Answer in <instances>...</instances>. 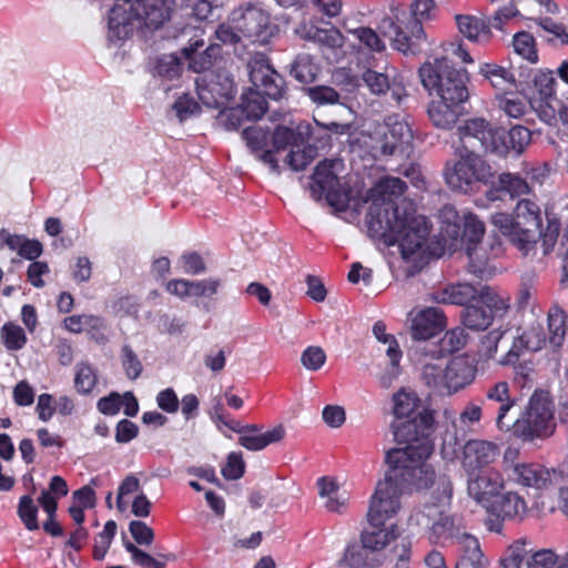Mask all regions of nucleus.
<instances>
[{"instance_id": "f257e3e1", "label": "nucleus", "mask_w": 568, "mask_h": 568, "mask_svg": "<svg viewBox=\"0 0 568 568\" xmlns=\"http://www.w3.org/2000/svg\"><path fill=\"white\" fill-rule=\"evenodd\" d=\"M406 184L399 178L381 179L367 194L366 223L372 237L386 245L398 244L404 260H413L429 234L427 221L416 215L413 204L402 199Z\"/></svg>"}, {"instance_id": "f03ea898", "label": "nucleus", "mask_w": 568, "mask_h": 568, "mask_svg": "<svg viewBox=\"0 0 568 568\" xmlns=\"http://www.w3.org/2000/svg\"><path fill=\"white\" fill-rule=\"evenodd\" d=\"M409 456V452L386 453L385 463L388 468L377 481L369 500L367 518L372 529L387 528L383 526L400 509V496L406 488L426 489L435 481L434 468L427 462H417Z\"/></svg>"}, {"instance_id": "7ed1b4c3", "label": "nucleus", "mask_w": 568, "mask_h": 568, "mask_svg": "<svg viewBox=\"0 0 568 568\" xmlns=\"http://www.w3.org/2000/svg\"><path fill=\"white\" fill-rule=\"evenodd\" d=\"M491 223L523 257L531 262H541L555 250L561 229L559 219L548 214L547 225L542 229L541 210L530 199H520L511 215L495 213Z\"/></svg>"}, {"instance_id": "20e7f679", "label": "nucleus", "mask_w": 568, "mask_h": 568, "mask_svg": "<svg viewBox=\"0 0 568 568\" xmlns=\"http://www.w3.org/2000/svg\"><path fill=\"white\" fill-rule=\"evenodd\" d=\"M392 414L394 420L390 429L395 440L405 447L393 448L412 455L414 460L427 462L433 453L434 413L424 408L418 394L406 387L399 388L392 395Z\"/></svg>"}, {"instance_id": "39448f33", "label": "nucleus", "mask_w": 568, "mask_h": 568, "mask_svg": "<svg viewBox=\"0 0 568 568\" xmlns=\"http://www.w3.org/2000/svg\"><path fill=\"white\" fill-rule=\"evenodd\" d=\"M362 549L347 550L346 561L353 568H409L412 541L395 525L386 529H367L361 535Z\"/></svg>"}, {"instance_id": "423d86ee", "label": "nucleus", "mask_w": 568, "mask_h": 568, "mask_svg": "<svg viewBox=\"0 0 568 568\" xmlns=\"http://www.w3.org/2000/svg\"><path fill=\"white\" fill-rule=\"evenodd\" d=\"M247 70L252 88L242 94L241 105L236 109L221 112L223 119L231 122L230 128L235 129L240 124V116L247 120L260 119L266 110L265 97L278 100L284 93V79L271 67L263 53L254 54L247 62Z\"/></svg>"}, {"instance_id": "0eeeda50", "label": "nucleus", "mask_w": 568, "mask_h": 568, "mask_svg": "<svg viewBox=\"0 0 568 568\" xmlns=\"http://www.w3.org/2000/svg\"><path fill=\"white\" fill-rule=\"evenodd\" d=\"M108 19L109 39L120 41L132 34L135 27L160 28L169 20L173 0H118Z\"/></svg>"}, {"instance_id": "6e6552de", "label": "nucleus", "mask_w": 568, "mask_h": 568, "mask_svg": "<svg viewBox=\"0 0 568 568\" xmlns=\"http://www.w3.org/2000/svg\"><path fill=\"white\" fill-rule=\"evenodd\" d=\"M419 77L424 88L429 92L435 90L438 99L463 106L469 98L467 71L454 68L447 57L423 64Z\"/></svg>"}, {"instance_id": "1a4fd4ad", "label": "nucleus", "mask_w": 568, "mask_h": 568, "mask_svg": "<svg viewBox=\"0 0 568 568\" xmlns=\"http://www.w3.org/2000/svg\"><path fill=\"white\" fill-rule=\"evenodd\" d=\"M514 420L510 430L524 440L549 437L555 429L554 407L549 395L545 392H535L526 408L518 415L511 416Z\"/></svg>"}, {"instance_id": "9d476101", "label": "nucleus", "mask_w": 568, "mask_h": 568, "mask_svg": "<svg viewBox=\"0 0 568 568\" xmlns=\"http://www.w3.org/2000/svg\"><path fill=\"white\" fill-rule=\"evenodd\" d=\"M452 493L453 488L448 483L438 505H426L424 509L415 511L409 517L412 526L415 525L429 530L428 539L432 544H439L449 539L458 547V537L467 535L460 532L455 518L447 511Z\"/></svg>"}, {"instance_id": "9b49d317", "label": "nucleus", "mask_w": 568, "mask_h": 568, "mask_svg": "<svg viewBox=\"0 0 568 568\" xmlns=\"http://www.w3.org/2000/svg\"><path fill=\"white\" fill-rule=\"evenodd\" d=\"M548 337L545 327L540 324L531 325L521 335L514 337L508 352L498 359L500 365L515 364L524 351L538 352L547 343L554 348L561 346L565 339V316L560 312L548 315Z\"/></svg>"}, {"instance_id": "f8f14e48", "label": "nucleus", "mask_w": 568, "mask_h": 568, "mask_svg": "<svg viewBox=\"0 0 568 568\" xmlns=\"http://www.w3.org/2000/svg\"><path fill=\"white\" fill-rule=\"evenodd\" d=\"M459 159L445 169V180L448 186L457 192L470 193L479 184L491 182L495 172L493 168L473 151L456 149Z\"/></svg>"}, {"instance_id": "ddd939ff", "label": "nucleus", "mask_w": 568, "mask_h": 568, "mask_svg": "<svg viewBox=\"0 0 568 568\" xmlns=\"http://www.w3.org/2000/svg\"><path fill=\"white\" fill-rule=\"evenodd\" d=\"M460 145L457 149L473 151L478 153H494L505 155L508 151L506 143V131L501 128H495L483 118L467 120L458 128Z\"/></svg>"}, {"instance_id": "4468645a", "label": "nucleus", "mask_w": 568, "mask_h": 568, "mask_svg": "<svg viewBox=\"0 0 568 568\" xmlns=\"http://www.w3.org/2000/svg\"><path fill=\"white\" fill-rule=\"evenodd\" d=\"M199 100L207 108L219 109L235 95L232 74L226 70H217L196 79Z\"/></svg>"}, {"instance_id": "2eb2a0df", "label": "nucleus", "mask_w": 568, "mask_h": 568, "mask_svg": "<svg viewBox=\"0 0 568 568\" xmlns=\"http://www.w3.org/2000/svg\"><path fill=\"white\" fill-rule=\"evenodd\" d=\"M466 491L478 505L490 507L491 501L504 488V476L496 469L466 473Z\"/></svg>"}, {"instance_id": "dca6fc26", "label": "nucleus", "mask_w": 568, "mask_h": 568, "mask_svg": "<svg viewBox=\"0 0 568 568\" xmlns=\"http://www.w3.org/2000/svg\"><path fill=\"white\" fill-rule=\"evenodd\" d=\"M556 87L557 81L552 71H539L535 74L530 105L546 123H551L556 119V108L552 105L556 101Z\"/></svg>"}, {"instance_id": "f3484780", "label": "nucleus", "mask_w": 568, "mask_h": 568, "mask_svg": "<svg viewBox=\"0 0 568 568\" xmlns=\"http://www.w3.org/2000/svg\"><path fill=\"white\" fill-rule=\"evenodd\" d=\"M231 22L243 37L263 42L268 36L270 16L260 6L246 4L232 12Z\"/></svg>"}, {"instance_id": "a211bd4d", "label": "nucleus", "mask_w": 568, "mask_h": 568, "mask_svg": "<svg viewBox=\"0 0 568 568\" xmlns=\"http://www.w3.org/2000/svg\"><path fill=\"white\" fill-rule=\"evenodd\" d=\"M499 457V447L496 443L485 439H469L462 447L459 460L464 473H474L490 469Z\"/></svg>"}, {"instance_id": "6ab92c4d", "label": "nucleus", "mask_w": 568, "mask_h": 568, "mask_svg": "<svg viewBox=\"0 0 568 568\" xmlns=\"http://www.w3.org/2000/svg\"><path fill=\"white\" fill-rule=\"evenodd\" d=\"M423 20L412 18L407 23V34L402 27L397 26L392 18H385L379 24L385 37H388L392 41L393 47L403 52L409 53L415 51V47L425 39V31L422 26Z\"/></svg>"}, {"instance_id": "aec40b11", "label": "nucleus", "mask_w": 568, "mask_h": 568, "mask_svg": "<svg viewBox=\"0 0 568 568\" xmlns=\"http://www.w3.org/2000/svg\"><path fill=\"white\" fill-rule=\"evenodd\" d=\"M560 476L556 469H548L538 463L525 462L517 466L507 479L523 487L542 490L557 483Z\"/></svg>"}, {"instance_id": "412c9836", "label": "nucleus", "mask_w": 568, "mask_h": 568, "mask_svg": "<svg viewBox=\"0 0 568 568\" xmlns=\"http://www.w3.org/2000/svg\"><path fill=\"white\" fill-rule=\"evenodd\" d=\"M447 320L443 310L425 307L410 313V335L415 341H427L446 328Z\"/></svg>"}, {"instance_id": "4be33fe9", "label": "nucleus", "mask_w": 568, "mask_h": 568, "mask_svg": "<svg viewBox=\"0 0 568 568\" xmlns=\"http://www.w3.org/2000/svg\"><path fill=\"white\" fill-rule=\"evenodd\" d=\"M489 403L498 404L496 410V426L501 432H510L514 423L511 416L515 413L517 399L510 395V387L506 381H499L486 390Z\"/></svg>"}, {"instance_id": "5701e85b", "label": "nucleus", "mask_w": 568, "mask_h": 568, "mask_svg": "<svg viewBox=\"0 0 568 568\" xmlns=\"http://www.w3.org/2000/svg\"><path fill=\"white\" fill-rule=\"evenodd\" d=\"M247 146L271 171L278 173V163L270 149V132L262 126L253 125L246 128L242 133Z\"/></svg>"}, {"instance_id": "b1692460", "label": "nucleus", "mask_w": 568, "mask_h": 568, "mask_svg": "<svg viewBox=\"0 0 568 568\" xmlns=\"http://www.w3.org/2000/svg\"><path fill=\"white\" fill-rule=\"evenodd\" d=\"M373 334L378 342L386 345L385 353L389 358L390 369L385 375L381 376V384L383 387L388 388L399 374L398 364L402 358V351L395 337L386 333V326L384 323H375L373 326Z\"/></svg>"}, {"instance_id": "393cba45", "label": "nucleus", "mask_w": 568, "mask_h": 568, "mask_svg": "<svg viewBox=\"0 0 568 568\" xmlns=\"http://www.w3.org/2000/svg\"><path fill=\"white\" fill-rule=\"evenodd\" d=\"M479 286L469 283L449 284L429 294V300L439 304L465 305L478 297Z\"/></svg>"}, {"instance_id": "a878e982", "label": "nucleus", "mask_w": 568, "mask_h": 568, "mask_svg": "<svg viewBox=\"0 0 568 568\" xmlns=\"http://www.w3.org/2000/svg\"><path fill=\"white\" fill-rule=\"evenodd\" d=\"M382 130L388 136V143L393 144V152H405L413 140V131L409 123L398 114L387 116Z\"/></svg>"}, {"instance_id": "bb28decb", "label": "nucleus", "mask_w": 568, "mask_h": 568, "mask_svg": "<svg viewBox=\"0 0 568 568\" xmlns=\"http://www.w3.org/2000/svg\"><path fill=\"white\" fill-rule=\"evenodd\" d=\"M318 494L325 499L324 507L331 513L342 514L349 500V496L342 490L337 480L333 477L324 476L317 480Z\"/></svg>"}, {"instance_id": "cd10ccee", "label": "nucleus", "mask_w": 568, "mask_h": 568, "mask_svg": "<svg viewBox=\"0 0 568 568\" xmlns=\"http://www.w3.org/2000/svg\"><path fill=\"white\" fill-rule=\"evenodd\" d=\"M474 375V368L467 359L453 358L446 364V393L452 394L464 388L471 383Z\"/></svg>"}, {"instance_id": "c85d7f7f", "label": "nucleus", "mask_w": 568, "mask_h": 568, "mask_svg": "<svg viewBox=\"0 0 568 568\" xmlns=\"http://www.w3.org/2000/svg\"><path fill=\"white\" fill-rule=\"evenodd\" d=\"M459 557L455 568H487V559L484 557L478 540L464 535L458 537Z\"/></svg>"}, {"instance_id": "c756f323", "label": "nucleus", "mask_w": 568, "mask_h": 568, "mask_svg": "<svg viewBox=\"0 0 568 568\" xmlns=\"http://www.w3.org/2000/svg\"><path fill=\"white\" fill-rule=\"evenodd\" d=\"M464 108L444 101L442 99L433 100L428 106V115L433 124L439 129H452L458 118L463 114Z\"/></svg>"}, {"instance_id": "7c9ffc66", "label": "nucleus", "mask_w": 568, "mask_h": 568, "mask_svg": "<svg viewBox=\"0 0 568 568\" xmlns=\"http://www.w3.org/2000/svg\"><path fill=\"white\" fill-rule=\"evenodd\" d=\"M236 432L241 433L240 445L253 452L262 450L270 444L278 443L285 436L283 425H277L264 433H252L250 429H237Z\"/></svg>"}, {"instance_id": "2f4dec72", "label": "nucleus", "mask_w": 568, "mask_h": 568, "mask_svg": "<svg viewBox=\"0 0 568 568\" xmlns=\"http://www.w3.org/2000/svg\"><path fill=\"white\" fill-rule=\"evenodd\" d=\"M455 20L459 32L473 42H487L491 38L489 24L480 18L457 14Z\"/></svg>"}, {"instance_id": "473e14b6", "label": "nucleus", "mask_w": 568, "mask_h": 568, "mask_svg": "<svg viewBox=\"0 0 568 568\" xmlns=\"http://www.w3.org/2000/svg\"><path fill=\"white\" fill-rule=\"evenodd\" d=\"M478 302L493 315V318L503 317L510 307V296L489 286L479 285Z\"/></svg>"}, {"instance_id": "72a5a7b5", "label": "nucleus", "mask_w": 568, "mask_h": 568, "mask_svg": "<svg viewBox=\"0 0 568 568\" xmlns=\"http://www.w3.org/2000/svg\"><path fill=\"white\" fill-rule=\"evenodd\" d=\"M203 45V41L196 40L194 43H191L190 47L184 49V52L189 59L190 69L197 73L210 69L221 53V48L216 44H212L207 47L203 52L197 53V48Z\"/></svg>"}, {"instance_id": "f704fd0d", "label": "nucleus", "mask_w": 568, "mask_h": 568, "mask_svg": "<svg viewBox=\"0 0 568 568\" xmlns=\"http://www.w3.org/2000/svg\"><path fill=\"white\" fill-rule=\"evenodd\" d=\"M341 165L338 160H324L320 162L313 173L312 180L322 193L327 196L337 185L336 168Z\"/></svg>"}, {"instance_id": "c9c22d12", "label": "nucleus", "mask_w": 568, "mask_h": 568, "mask_svg": "<svg viewBox=\"0 0 568 568\" xmlns=\"http://www.w3.org/2000/svg\"><path fill=\"white\" fill-rule=\"evenodd\" d=\"M361 143L375 160L394 154L393 144L388 143V136L381 125L375 128L372 133L363 134Z\"/></svg>"}, {"instance_id": "e433bc0d", "label": "nucleus", "mask_w": 568, "mask_h": 568, "mask_svg": "<svg viewBox=\"0 0 568 568\" xmlns=\"http://www.w3.org/2000/svg\"><path fill=\"white\" fill-rule=\"evenodd\" d=\"M532 542L528 538H519L508 546L504 556L500 558L503 568H520L523 562L531 554Z\"/></svg>"}, {"instance_id": "4c0bfd02", "label": "nucleus", "mask_w": 568, "mask_h": 568, "mask_svg": "<svg viewBox=\"0 0 568 568\" xmlns=\"http://www.w3.org/2000/svg\"><path fill=\"white\" fill-rule=\"evenodd\" d=\"M479 74L483 75L497 90H506L516 82L514 73L496 63H483L479 65Z\"/></svg>"}, {"instance_id": "58836bf2", "label": "nucleus", "mask_w": 568, "mask_h": 568, "mask_svg": "<svg viewBox=\"0 0 568 568\" xmlns=\"http://www.w3.org/2000/svg\"><path fill=\"white\" fill-rule=\"evenodd\" d=\"M467 256L469 260V273L480 278H486L491 275L489 257L487 255V247L484 244L469 245L467 247Z\"/></svg>"}, {"instance_id": "ea45409f", "label": "nucleus", "mask_w": 568, "mask_h": 568, "mask_svg": "<svg viewBox=\"0 0 568 568\" xmlns=\"http://www.w3.org/2000/svg\"><path fill=\"white\" fill-rule=\"evenodd\" d=\"M498 516L508 519H523L528 508L526 501L516 493H506L496 505Z\"/></svg>"}, {"instance_id": "a19ab883", "label": "nucleus", "mask_w": 568, "mask_h": 568, "mask_svg": "<svg viewBox=\"0 0 568 568\" xmlns=\"http://www.w3.org/2000/svg\"><path fill=\"white\" fill-rule=\"evenodd\" d=\"M463 324L466 328L473 331H484L488 328L494 318L483 306L470 305L463 311Z\"/></svg>"}, {"instance_id": "79ce46f5", "label": "nucleus", "mask_w": 568, "mask_h": 568, "mask_svg": "<svg viewBox=\"0 0 568 568\" xmlns=\"http://www.w3.org/2000/svg\"><path fill=\"white\" fill-rule=\"evenodd\" d=\"M318 67L307 53L296 57L291 67V74L301 83H311L316 79Z\"/></svg>"}, {"instance_id": "37998d69", "label": "nucleus", "mask_w": 568, "mask_h": 568, "mask_svg": "<svg viewBox=\"0 0 568 568\" xmlns=\"http://www.w3.org/2000/svg\"><path fill=\"white\" fill-rule=\"evenodd\" d=\"M499 191H504L510 195L511 199L529 195L532 192L528 182L513 173H501L498 178Z\"/></svg>"}, {"instance_id": "c03bdc74", "label": "nucleus", "mask_w": 568, "mask_h": 568, "mask_svg": "<svg viewBox=\"0 0 568 568\" xmlns=\"http://www.w3.org/2000/svg\"><path fill=\"white\" fill-rule=\"evenodd\" d=\"M98 383V375L89 363H79L74 368V387L80 394H89Z\"/></svg>"}, {"instance_id": "a18cd8bd", "label": "nucleus", "mask_w": 568, "mask_h": 568, "mask_svg": "<svg viewBox=\"0 0 568 568\" xmlns=\"http://www.w3.org/2000/svg\"><path fill=\"white\" fill-rule=\"evenodd\" d=\"M0 338L8 351H19L27 344L24 329L12 322L6 323L0 329Z\"/></svg>"}, {"instance_id": "49530a36", "label": "nucleus", "mask_w": 568, "mask_h": 568, "mask_svg": "<svg viewBox=\"0 0 568 568\" xmlns=\"http://www.w3.org/2000/svg\"><path fill=\"white\" fill-rule=\"evenodd\" d=\"M446 366L440 364H426L423 368V379L433 390L444 395L446 393Z\"/></svg>"}, {"instance_id": "de8ad7c7", "label": "nucleus", "mask_w": 568, "mask_h": 568, "mask_svg": "<svg viewBox=\"0 0 568 568\" xmlns=\"http://www.w3.org/2000/svg\"><path fill=\"white\" fill-rule=\"evenodd\" d=\"M513 47L517 54L525 60L536 63L538 60L537 50L535 47V39L528 32H518L514 36Z\"/></svg>"}, {"instance_id": "09e8293b", "label": "nucleus", "mask_w": 568, "mask_h": 568, "mask_svg": "<svg viewBox=\"0 0 568 568\" xmlns=\"http://www.w3.org/2000/svg\"><path fill=\"white\" fill-rule=\"evenodd\" d=\"M121 364L126 377L132 381L139 378L143 371L138 354L129 344H124L121 348Z\"/></svg>"}, {"instance_id": "8fccbe9b", "label": "nucleus", "mask_w": 568, "mask_h": 568, "mask_svg": "<svg viewBox=\"0 0 568 568\" xmlns=\"http://www.w3.org/2000/svg\"><path fill=\"white\" fill-rule=\"evenodd\" d=\"M362 80L368 88V90L376 95L386 93L390 89L389 74L385 72H378L372 69H367L362 74Z\"/></svg>"}, {"instance_id": "3c124183", "label": "nucleus", "mask_w": 568, "mask_h": 568, "mask_svg": "<svg viewBox=\"0 0 568 568\" xmlns=\"http://www.w3.org/2000/svg\"><path fill=\"white\" fill-rule=\"evenodd\" d=\"M507 333L508 329H504L501 327L491 329L489 333H487L481 338L479 355L485 359L494 358L498 349V344L505 338Z\"/></svg>"}, {"instance_id": "603ef678", "label": "nucleus", "mask_w": 568, "mask_h": 568, "mask_svg": "<svg viewBox=\"0 0 568 568\" xmlns=\"http://www.w3.org/2000/svg\"><path fill=\"white\" fill-rule=\"evenodd\" d=\"M349 33H352L366 49L371 51L383 52L386 48L384 41L372 28L359 27L349 30Z\"/></svg>"}, {"instance_id": "864d4df0", "label": "nucleus", "mask_w": 568, "mask_h": 568, "mask_svg": "<svg viewBox=\"0 0 568 568\" xmlns=\"http://www.w3.org/2000/svg\"><path fill=\"white\" fill-rule=\"evenodd\" d=\"M38 507L30 496H22L19 501L18 514L29 530L39 528L37 520Z\"/></svg>"}, {"instance_id": "5fc2aeb1", "label": "nucleus", "mask_w": 568, "mask_h": 568, "mask_svg": "<svg viewBox=\"0 0 568 568\" xmlns=\"http://www.w3.org/2000/svg\"><path fill=\"white\" fill-rule=\"evenodd\" d=\"M498 106L509 118H520L526 113L527 103L524 98L519 95H505L498 99Z\"/></svg>"}, {"instance_id": "6e6d98bb", "label": "nucleus", "mask_w": 568, "mask_h": 568, "mask_svg": "<svg viewBox=\"0 0 568 568\" xmlns=\"http://www.w3.org/2000/svg\"><path fill=\"white\" fill-rule=\"evenodd\" d=\"M316 150L313 146L304 149L292 150L285 161L294 171H301L306 168L315 158Z\"/></svg>"}, {"instance_id": "4d7b16f0", "label": "nucleus", "mask_w": 568, "mask_h": 568, "mask_svg": "<svg viewBox=\"0 0 568 568\" xmlns=\"http://www.w3.org/2000/svg\"><path fill=\"white\" fill-rule=\"evenodd\" d=\"M506 138H508V150L511 149L517 153H521L524 149L529 144L531 134L530 131L521 125H515L508 132H506Z\"/></svg>"}, {"instance_id": "13d9d810", "label": "nucleus", "mask_w": 568, "mask_h": 568, "mask_svg": "<svg viewBox=\"0 0 568 568\" xmlns=\"http://www.w3.org/2000/svg\"><path fill=\"white\" fill-rule=\"evenodd\" d=\"M222 281L216 277L192 281L193 298H210L219 293Z\"/></svg>"}, {"instance_id": "bf43d9fd", "label": "nucleus", "mask_w": 568, "mask_h": 568, "mask_svg": "<svg viewBox=\"0 0 568 568\" xmlns=\"http://www.w3.org/2000/svg\"><path fill=\"white\" fill-rule=\"evenodd\" d=\"M105 329L106 323L104 318L92 314H88L83 332H87L90 335V337L94 339L97 343L104 344L108 342Z\"/></svg>"}, {"instance_id": "052dcab7", "label": "nucleus", "mask_w": 568, "mask_h": 568, "mask_svg": "<svg viewBox=\"0 0 568 568\" xmlns=\"http://www.w3.org/2000/svg\"><path fill=\"white\" fill-rule=\"evenodd\" d=\"M558 562V556L551 549L534 550L527 559L532 568H554Z\"/></svg>"}, {"instance_id": "680f3d73", "label": "nucleus", "mask_w": 568, "mask_h": 568, "mask_svg": "<svg viewBox=\"0 0 568 568\" xmlns=\"http://www.w3.org/2000/svg\"><path fill=\"white\" fill-rule=\"evenodd\" d=\"M303 366L308 371H318L326 361V354L320 346H308L301 357Z\"/></svg>"}, {"instance_id": "e2e57ef3", "label": "nucleus", "mask_w": 568, "mask_h": 568, "mask_svg": "<svg viewBox=\"0 0 568 568\" xmlns=\"http://www.w3.org/2000/svg\"><path fill=\"white\" fill-rule=\"evenodd\" d=\"M484 223L474 214L464 217V236L468 237L470 245L481 244L479 241L484 234Z\"/></svg>"}, {"instance_id": "0e129e2a", "label": "nucleus", "mask_w": 568, "mask_h": 568, "mask_svg": "<svg viewBox=\"0 0 568 568\" xmlns=\"http://www.w3.org/2000/svg\"><path fill=\"white\" fill-rule=\"evenodd\" d=\"M181 71L180 61L176 57L163 55L161 57L155 65V72L163 78L173 79L179 77Z\"/></svg>"}, {"instance_id": "69168bd1", "label": "nucleus", "mask_w": 568, "mask_h": 568, "mask_svg": "<svg viewBox=\"0 0 568 568\" xmlns=\"http://www.w3.org/2000/svg\"><path fill=\"white\" fill-rule=\"evenodd\" d=\"M244 462L241 454L231 453L227 456V462L222 468V475L227 480L240 479L244 474Z\"/></svg>"}, {"instance_id": "338daca9", "label": "nucleus", "mask_w": 568, "mask_h": 568, "mask_svg": "<svg viewBox=\"0 0 568 568\" xmlns=\"http://www.w3.org/2000/svg\"><path fill=\"white\" fill-rule=\"evenodd\" d=\"M129 530L136 544L142 546L151 545L154 540V532L144 521L132 520Z\"/></svg>"}, {"instance_id": "774afa93", "label": "nucleus", "mask_w": 568, "mask_h": 568, "mask_svg": "<svg viewBox=\"0 0 568 568\" xmlns=\"http://www.w3.org/2000/svg\"><path fill=\"white\" fill-rule=\"evenodd\" d=\"M538 24L545 32L552 36L551 38H548V41L558 39L561 44L568 45V31L564 24L557 23L550 18L540 19Z\"/></svg>"}]
</instances>
